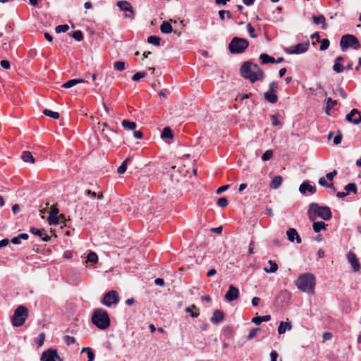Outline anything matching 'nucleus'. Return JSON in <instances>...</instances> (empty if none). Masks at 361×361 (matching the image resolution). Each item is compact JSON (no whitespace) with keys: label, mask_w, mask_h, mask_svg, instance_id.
I'll list each match as a JSON object with an SVG mask.
<instances>
[{"label":"nucleus","mask_w":361,"mask_h":361,"mask_svg":"<svg viewBox=\"0 0 361 361\" xmlns=\"http://www.w3.org/2000/svg\"><path fill=\"white\" fill-rule=\"evenodd\" d=\"M241 75L252 83L264 78V72L259 66L250 61H245L240 67Z\"/></svg>","instance_id":"f257e3e1"},{"label":"nucleus","mask_w":361,"mask_h":361,"mask_svg":"<svg viewBox=\"0 0 361 361\" xmlns=\"http://www.w3.org/2000/svg\"><path fill=\"white\" fill-rule=\"evenodd\" d=\"M307 214L311 221H314L317 217L324 221H329L332 217V212L329 207L320 206L315 202L310 204Z\"/></svg>","instance_id":"f03ea898"},{"label":"nucleus","mask_w":361,"mask_h":361,"mask_svg":"<svg viewBox=\"0 0 361 361\" xmlns=\"http://www.w3.org/2000/svg\"><path fill=\"white\" fill-rule=\"evenodd\" d=\"M91 321L94 326L101 330L108 329L111 322L108 312L102 308H97L94 310Z\"/></svg>","instance_id":"7ed1b4c3"},{"label":"nucleus","mask_w":361,"mask_h":361,"mask_svg":"<svg viewBox=\"0 0 361 361\" xmlns=\"http://www.w3.org/2000/svg\"><path fill=\"white\" fill-rule=\"evenodd\" d=\"M295 286L302 292L312 293L315 286V277L312 274H303L295 281Z\"/></svg>","instance_id":"20e7f679"},{"label":"nucleus","mask_w":361,"mask_h":361,"mask_svg":"<svg viewBox=\"0 0 361 361\" xmlns=\"http://www.w3.org/2000/svg\"><path fill=\"white\" fill-rule=\"evenodd\" d=\"M249 46V42L238 37H234L228 45V49L231 54H237L245 52Z\"/></svg>","instance_id":"39448f33"},{"label":"nucleus","mask_w":361,"mask_h":361,"mask_svg":"<svg viewBox=\"0 0 361 361\" xmlns=\"http://www.w3.org/2000/svg\"><path fill=\"white\" fill-rule=\"evenodd\" d=\"M340 47L343 51H346L349 48L357 50L361 48V44L355 35L347 34L341 37Z\"/></svg>","instance_id":"423d86ee"},{"label":"nucleus","mask_w":361,"mask_h":361,"mask_svg":"<svg viewBox=\"0 0 361 361\" xmlns=\"http://www.w3.org/2000/svg\"><path fill=\"white\" fill-rule=\"evenodd\" d=\"M28 317V310L24 305L18 306L12 317V324L14 326H22Z\"/></svg>","instance_id":"0eeeda50"},{"label":"nucleus","mask_w":361,"mask_h":361,"mask_svg":"<svg viewBox=\"0 0 361 361\" xmlns=\"http://www.w3.org/2000/svg\"><path fill=\"white\" fill-rule=\"evenodd\" d=\"M119 302V296L116 290H110L104 295L101 302L107 306L111 307L112 305H116Z\"/></svg>","instance_id":"6e6552de"},{"label":"nucleus","mask_w":361,"mask_h":361,"mask_svg":"<svg viewBox=\"0 0 361 361\" xmlns=\"http://www.w3.org/2000/svg\"><path fill=\"white\" fill-rule=\"evenodd\" d=\"M310 47V42L307 41L303 43H299L295 46L285 49V52L288 54H300L305 53Z\"/></svg>","instance_id":"1a4fd4ad"},{"label":"nucleus","mask_w":361,"mask_h":361,"mask_svg":"<svg viewBox=\"0 0 361 361\" xmlns=\"http://www.w3.org/2000/svg\"><path fill=\"white\" fill-rule=\"evenodd\" d=\"M40 361H63V360L59 356L56 350L49 348L42 353Z\"/></svg>","instance_id":"9d476101"},{"label":"nucleus","mask_w":361,"mask_h":361,"mask_svg":"<svg viewBox=\"0 0 361 361\" xmlns=\"http://www.w3.org/2000/svg\"><path fill=\"white\" fill-rule=\"evenodd\" d=\"M345 119L348 122L357 125L361 123V113L357 109H353L346 115Z\"/></svg>","instance_id":"9b49d317"},{"label":"nucleus","mask_w":361,"mask_h":361,"mask_svg":"<svg viewBox=\"0 0 361 361\" xmlns=\"http://www.w3.org/2000/svg\"><path fill=\"white\" fill-rule=\"evenodd\" d=\"M117 6L123 11H128L130 14H126V17L133 18L135 13L130 3L126 1H119L116 3Z\"/></svg>","instance_id":"f8f14e48"},{"label":"nucleus","mask_w":361,"mask_h":361,"mask_svg":"<svg viewBox=\"0 0 361 361\" xmlns=\"http://www.w3.org/2000/svg\"><path fill=\"white\" fill-rule=\"evenodd\" d=\"M240 296V292L238 288L235 287L233 285H230L228 287V290L225 295V299L228 302H232L238 299Z\"/></svg>","instance_id":"ddd939ff"},{"label":"nucleus","mask_w":361,"mask_h":361,"mask_svg":"<svg viewBox=\"0 0 361 361\" xmlns=\"http://www.w3.org/2000/svg\"><path fill=\"white\" fill-rule=\"evenodd\" d=\"M348 259L353 269V271H359L361 268V266L360 262H358L356 255L353 252H349L348 254Z\"/></svg>","instance_id":"4468645a"},{"label":"nucleus","mask_w":361,"mask_h":361,"mask_svg":"<svg viewBox=\"0 0 361 361\" xmlns=\"http://www.w3.org/2000/svg\"><path fill=\"white\" fill-rule=\"evenodd\" d=\"M299 191L302 194H305L307 191H309L311 194H314L317 191L315 186L310 185L308 180L304 181L299 187Z\"/></svg>","instance_id":"2eb2a0df"},{"label":"nucleus","mask_w":361,"mask_h":361,"mask_svg":"<svg viewBox=\"0 0 361 361\" xmlns=\"http://www.w3.org/2000/svg\"><path fill=\"white\" fill-rule=\"evenodd\" d=\"M30 232L33 235H37L41 238L44 241H48L49 240V236L47 233V231L44 229H38L34 227H31L30 228Z\"/></svg>","instance_id":"dca6fc26"},{"label":"nucleus","mask_w":361,"mask_h":361,"mask_svg":"<svg viewBox=\"0 0 361 361\" xmlns=\"http://www.w3.org/2000/svg\"><path fill=\"white\" fill-rule=\"evenodd\" d=\"M286 235L288 236V239L290 242H293L295 240L297 243H300L302 242L301 238L298 235L297 231L295 228H289L286 231Z\"/></svg>","instance_id":"f3484780"},{"label":"nucleus","mask_w":361,"mask_h":361,"mask_svg":"<svg viewBox=\"0 0 361 361\" xmlns=\"http://www.w3.org/2000/svg\"><path fill=\"white\" fill-rule=\"evenodd\" d=\"M224 319V313L219 310L214 312L212 317H211V322L214 324H218L222 322Z\"/></svg>","instance_id":"a211bd4d"},{"label":"nucleus","mask_w":361,"mask_h":361,"mask_svg":"<svg viewBox=\"0 0 361 361\" xmlns=\"http://www.w3.org/2000/svg\"><path fill=\"white\" fill-rule=\"evenodd\" d=\"M291 329L292 325L290 322H281L278 327V332L279 334H283L286 331H290Z\"/></svg>","instance_id":"6ab92c4d"},{"label":"nucleus","mask_w":361,"mask_h":361,"mask_svg":"<svg viewBox=\"0 0 361 361\" xmlns=\"http://www.w3.org/2000/svg\"><path fill=\"white\" fill-rule=\"evenodd\" d=\"M185 311L189 313L192 318H197L200 315V310L195 305H191L187 307Z\"/></svg>","instance_id":"aec40b11"},{"label":"nucleus","mask_w":361,"mask_h":361,"mask_svg":"<svg viewBox=\"0 0 361 361\" xmlns=\"http://www.w3.org/2000/svg\"><path fill=\"white\" fill-rule=\"evenodd\" d=\"M312 18L315 25L321 24L322 28L323 30H325L326 28V24L325 23V18L323 15H320V16L313 15Z\"/></svg>","instance_id":"412c9836"},{"label":"nucleus","mask_w":361,"mask_h":361,"mask_svg":"<svg viewBox=\"0 0 361 361\" xmlns=\"http://www.w3.org/2000/svg\"><path fill=\"white\" fill-rule=\"evenodd\" d=\"M283 178L281 176H274L271 183H270V188L272 189H277L279 188L281 183H282Z\"/></svg>","instance_id":"4be33fe9"},{"label":"nucleus","mask_w":361,"mask_h":361,"mask_svg":"<svg viewBox=\"0 0 361 361\" xmlns=\"http://www.w3.org/2000/svg\"><path fill=\"white\" fill-rule=\"evenodd\" d=\"M264 99L266 101H267L271 104H275L278 101L277 95L274 92H272L268 91V92H265L264 94Z\"/></svg>","instance_id":"5701e85b"},{"label":"nucleus","mask_w":361,"mask_h":361,"mask_svg":"<svg viewBox=\"0 0 361 361\" xmlns=\"http://www.w3.org/2000/svg\"><path fill=\"white\" fill-rule=\"evenodd\" d=\"M312 228L315 233H319L322 230H326L327 227V224L324 223L323 221H312Z\"/></svg>","instance_id":"b1692460"},{"label":"nucleus","mask_w":361,"mask_h":361,"mask_svg":"<svg viewBox=\"0 0 361 361\" xmlns=\"http://www.w3.org/2000/svg\"><path fill=\"white\" fill-rule=\"evenodd\" d=\"M21 159L23 161L30 164L35 163V159L30 152L24 151L22 153Z\"/></svg>","instance_id":"393cba45"},{"label":"nucleus","mask_w":361,"mask_h":361,"mask_svg":"<svg viewBox=\"0 0 361 361\" xmlns=\"http://www.w3.org/2000/svg\"><path fill=\"white\" fill-rule=\"evenodd\" d=\"M85 81L81 79H71L63 84L62 87L64 88H71L77 84L84 82Z\"/></svg>","instance_id":"a878e982"},{"label":"nucleus","mask_w":361,"mask_h":361,"mask_svg":"<svg viewBox=\"0 0 361 361\" xmlns=\"http://www.w3.org/2000/svg\"><path fill=\"white\" fill-rule=\"evenodd\" d=\"M160 30L161 32L169 34L173 31V27L170 23L164 21L161 25Z\"/></svg>","instance_id":"bb28decb"},{"label":"nucleus","mask_w":361,"mask_h":361,"mask_svg":"<svg viewBox=\"0 0 361 361\" xmlns=\"http://www.w3.org/2000/svg\"><path fill=\"white\" fill-rule=\"evenodd\" d=\"M29 235L27 233H20L18 235L11 238V242L13 244L18 245L20 243V240H27Z\"/></svg>","instance_id":"cd10ccee"},{"label":"nucleus","mask_w":361,"mask_h":361,"mask_svg":"<svg viewBox=\"0 0 361 361\" xmlns=\"http://www.w3.org/2000/svg\"><path fill=\"white\" fill-rule=\"evenodd\" d=\"M259 59L263 64H267L268 63H275V59L267 54H261Z\"/></svg>","instance_id":"c85d7f7f"},{"label":"nucleus","mask_w":361,"mask_h":361,"mask_svg":"<svg viewBox=\"0 0 361 361\" xmlns=\"http://www.w3.org/2000/svg\"><path fill=\"white\" fill-rule=\"evenodd\" d=\"M268 263L270 265V267L269 269L267 267H264V271L267 273H275L278 270V268H279L277 264L271 259L269 260Z\"/></svg>","instance_id":"c756f323"},{"label":"nucleus","mask_w":361,"mask_h":361,"mask_svg":"<svg viewBox=\"0 0 361 361\" xmlns=\"http://www.w3.org/2000/svg\"><path fill=\"white\" fill-rule=\"evenodd\" d=\"M64 219V216L63 214H61L59 216L58 215L56 216H52L49 215L48 218V222L49 225H58L60 221V219Z\"/></svg>","instance_id":"7c9ffc66"},{"label":"nucleus","mask_w":361,"mask_h":361,"mask_svg":"<svg viewBox=\"0 0 361 361\" xmlns=\"http://www.w3.org/2000/svg\"><path fill=\"white\" fill-rule=\"evenodd\" d=\"M131 161L130 158L126 159L121 165L117 169V173L119 174H123L126 171L128 164Z\"/></svg>","instance_id":"2f4dec72"},{"label":"nucleus","mask_w":361,"mask_h":361,"mask_svg":"<svg viewBox=\"0 0 361 361\" xmlns=\"http://www.w3.org/2000/svg\"><path fill=\"white\" fill-rule=\"evenodd\" d=\"M121 124L124 128L131 130H135L137 126V125L135 122L130 121L128 120L122 121Z\"/></svg>","instance_id":"473e14b6"},{"label":"nucleus","mask_w":361,"mask_h":361,"mask_svg":"<svg viewBox=\"0 0 361 361\" xmlns=\"http://www.w3.org/2000/svg\"><path fill=\"white\" fill-rule=\"evenodd\" d=\"M337 104V102L336 100H333L331 97L327 99V104L326 107V114L329 115V110L333 109Z\"/></svg>","instance_id":"72a5a7b5"},{"label":"nucleus","mask_w":361,"mask_h":361,"mask_svg":"<svg viewBox=\"0 0 361 361\" xmlns=\"http://www.w3.org/2000/svg\"><path fill=\"white\" fill-rule=\"evenodd\" d=\"M82 353L87 352L88 360L87 361H94V353L92 350L89 347H85L82 348Z\"/></svg>","instance_id":"f704fd0d"},{"label":"nucleus","mask_w":361,"mask_h":361,"mask_svg":"<svg viewBox=\"0 0 361 361\" xmlns=\"http://www.w3.org/2000/svg\"><path fill=\"white\" fill-rule=\"evenodd\" d=\"M344 189L345 190H346V192H348V195L350 192L354 194L357 193V186L356 184L354 183H348L345 186Z\"/></svg>","instance_id":"c9c22d12"},{"label":"nucleus","mask_w":361,"mask_h":361,"mask_svg":"<svg viewBox=\"0 0 361 361\" xmlns=\"http://www.w3.org/2000/svg\"><path fill=\"white\" fill-rule=\"evenodd\" d=\"M160 40H161L160 37L155 36V35L149 36L147 38V42L149 44H154L155 46L160 45Z\"/></svg>","instance_id":"e433bc0d"},{"label":"nucleus","mask_w":361,"mask_h":361,"mask_svg":"<svg viewBox=\"0 0 361 361\" xmlns=\"http://www.w3.org/2000/svg\"><path fill=\"white\" fill-rule=\"evenodd\" d=\"M114 68L118 71H123L126 68L125 62L122 61H116L114 63Z\"/></svg>","instance_id":"4c0bfd02"},{"label":"nucleus","mask_w":361,"mask_h":361,"mask_svg":"<svg viewBox=\"0 0 361 361\" xmlns=\"http://www.w3.org/2000/svg\"><path fill=\"white\" fill-rule=\"evenodd\" d=\"M43 114L47 116L51 117L54 119H58L59 118V114L58 112L52 111L49 109H44L43 111Z\"/></svg>","instance_id":"58836bf2"},{"label":"nucleus","mask_w":361,"mask_h":361,"mask_svg":"<svg viewBox=\"0 0 361 361\" xmlns=\"http://www.w3.org/2000/svg\"><path fill=\"white\" fill-rule=\"evenodd\" d=\"M161 137L162 138H172L173 137V133L169 127H166L163 129V131L161 133Z\"/></svg>","instance_id":"ea45409f"},{"label":"nucleus","mask_w":361,"mask_h":361,"mask_svg":"<svg viewBox=\"0 0 361 361\" xmlns=\"http://www.w3.org/2000/svg\"><path fill=\"white\" fill-rule=\"evenodd\" d=\"M87 259L91 263L95 264L98 261V257L95 252H90L87 254Z\"/></svg>","instance_id":"a19ab883"},{"label":"nucleus","mask_w":361,"mask_h":361,"mask_svg":"<svg viewBox=\"0 0 361 361\" xmlns=\"http://www.w3.org/2000/svg\"><path fill=\"white\" fill-rule=\"evenodd\" d=\"M332 69L336 73H341L344 71L345 67L341 63H335L333 65Z\"/></svg>","instance_id":"79ce46f5"},{"label":"nucleus","mask_w":361,"mask_h":361,"mask_svg":"<svg viewBox=\"0 0 361 361\" xmlns=\"http://www.w3.org/2000/svg\"><path fill=\"white\" fill-rule=\"evenodd\" d=\"M228 204V200L225 197H222L218 199L217 204L219 207L224 208Z\"/></svg>","instance_id":"37998d69"},{"label":"nucleus","mask_w":361,"mask_h":361,"mask_svg":"<svg viewBox=\"0 0 361 361\" xmlns=\"http://www.w3.org/2000/svg\"><path fill=\"white\" fill-rule=\"evenodd\" d=\"M69 30L68 25H60L56 27L55 31L56 33L66 32Z\"/></svg>","instance_id":"c03bdc74"},{"label":"nucleus","mask_w":361,"mask_h":361,"mask_svg":"<svg viewBox=\"0 0 361 361\" xmlns=\"http://www.w3.org/2000/svg\"><path fill=\"white\" fill-rule=\"evenodd\" d=\"M72 37L77 41L78 42H80L83 39L84 37H83V34L82 32L80 31V30H76L75 31L73 35H72Z\"/></svg>","instance_id":"a18cd8bd"},{"label":"nucleus","mask_w":361,"mask_h":361,"mask_svg":"<svg viewBox=\"0 0 361 361\" xmlns=\"http://www.w3.org/2000/svg\"><path fill=\"white\" fill-rule=\"evenodd\" d=\"M273 156V151L271 149L267 150L262 156V160L265 161H268Z\"/></svg>","instance_id":"49530a36"},{"label":"nucleus","mask_w":361,"mask_h":361,"mask_svg":"<svg viewBox=\"0 0 361 361\" xmlns=\"http://www.w3.org/2000/svg\"><path fill=\"white\" fill-rule=\"evenodd\" d=\"M226 14L227 15L228 18H231V13H230L229 11L221 10V11H219V18L221 20H225V17H226Z\"/></svg>","instance_id":"de8ad7c7"},{"label":"nucleus","mask_w":361,"mask_h":361,"mask_svg":"<svg viewBox=\"0 0 361 361\" xmlns=\"http://www.w3.org/2000/svg\"><path fill=\"white\" fill-rule=\"evenodd\" d=\"M329 40L328 39H323L322 41H321V44H320V47H319V49L321 51H324L326 49H327L329 47Z\"/></svg>","instance_id":"09e8293b"},{"label":"nucleus","mask_w":361,"mask_h":361,"mask_svg":"<svg viewBox=\"0 0 361 361\" xmlns=\"http://www.w3.org/2000/svg\"><path fill=\"white\" fill-rule=\"evenodd\" d=\"M63 341L66 343L67 345H71L75 343V338L73 336H68V335H66L63 337Z\"/></svg>","instance_id":"8fccbe9b"},{"label":"nucleus","mask_w":361,"mask_h":361,"mask_svg":"<svg viewBox=\"0 0 361 361\" xmlns=\"http://www.w3.org/2000/svg\"><path fill=\"white\" fill-rule=\"evenodd\" d=\"M146 75V73H144V72H137L136 73H135L133 77H132V80L133 81H138L140 80L141 78H144L145 76Z\"/></svg>","instance_id":"3c124183"},{"label":"nucleus","mask_w":361,"mask_h":361,"mask_svg":"<svg viewBox=\"0 0 361 361\" xmlns=\"http://www.w3.org/2000/svg\"><path fill=\"white\" fill-rule=\"evenodd\" d=\"M260 330L259 328H254L250 330V333L247 335V339L251 340L256 336L257 333Z\"/></svg>","instance_id":"603ef678"},{"label":"nucleus","mask_w":361,"mask_h":361,"mask_svg":"<svg viewBox=\"0 0 361 361\" xmlns=\"http://www.w3.org/2000/svg\"><path fill=\"white\" fill-rule=\"evenodd\" d=\"M247 32H248L250 36L252 38H256L257 37V35H255V28L252 26L251 23H248L247 25Z\"/></svg>","instance_id":"864d4df0"},{"label":"nucleus","mask_w":361,"mask_h":361,"mask_svg":"<svg viewBox=\"0 0 361 361\" xmlns=\"http://www.w3.org/2000/svg\"><path fill=\"white\" fill-rule=\"evenodd\" d=\"M271 119L272 125L274 126H277L281 125V123L279 121L278 116L276 114L271 115Z\"/></svg>","instance_id":"5fc2aeb1"},{"label":"nucleus","mask_w":361,"mask_h":361,"mask_svg":"<svg viewBox=\"0 0 361 361\" xmlns=\"http://www.w3.org/2000/svg\"><path fill=\"white\" fill-rule=\"evenodd\" d=\"M0 65L3 68L6 70L9 69L11 67L10 62L8 60H1L0 61Z\"/></svg>","instance_id":"6e6d98bb"},{"label":"nucleus","mask_w":361,"mask_h":361,"mask_svg":"<svg viewBox=\"0 0 361 361\" xmlns=\"http://www.w3.org/2000/svg\"><path fill=\"white\" fill-rule=\"evenodd\" d=\"M336 174H337V171L334 170L333 171L326 173V178L328 179L329 180H332L334 179V178L336 176Z\"/></svg>","instance_id":"4d7b16f0"},{"label":"nucleus","mask_w":361,"mask_h":361,"mask_svg":"<svg viewBox=\"0 0 361 361\" xmlns=\"http://www.w3.org/2000/svg\"><path fill=\"white\" fill-rule=\"evenodd\" d=\"M278 83L275 81L271 82L269 85V92H275L277 89Z\"/></svg>","instance_id":"13d9d810"},{"label":"nucleus","mask_w":361,"mask_h":361,"mask_svg":"<svg viewBox=\"0 0 361 361\" xmlns=\"http://www.w3.org/2000/svg\"><path fill=\"white\" fill-rule=\"evenodd\" d=\"M318 183L319 184L321 185V186H323V187H325V188H328L329 186V183H327L326 180V178L324 177H322L319 179L318 180Z\"/></svg>","instance_id":"bf43d9fd"},{"label":"nucleus","mask_w":361,"mask_h":361,"mask_svg":"<svg viewBox=\"0 0 361 361\" xmlns=\"http://www.w3.org/2000/svg\"><path fill=\"white\" fill-rule=\"evenodd\" d=\"M85 194L92 199L96 198L97 197V193L95 192L91 191L90 190H86L85 191Z\"/></svg>","instance_id":"052dcab7"},{"label":"nucleus","mask_w":361,"mask_h":361,"mask_svg":"<svg viewBox=\"0 0 361 361\" xmlns=\"http://www.w3.org/2000/svg\"><path fill=\"white\" fill-rule=\"evenodd\" d=\"M341 140H342V135L341 134H338L337 135H336L334 138V143L335 145H338L341 142Z\"/></svg>","instance_id":"680f3d73"},{"label":"nucleus","mask_w":361,"mask_h":361,"mask_svg":"<svg viewBox=\"0 0 361 361\" xmlns=\"http://www.w3.org/2000/svg\"><path fill=\"white\" fill-rule=\"evenodd\" d=\"M229 188L228 185H224L221 186L216 190V194H221V192L226 191Z\"/></svg>","instance_id":"e2e57ef3"},{"label":"nucleus","mask_w":361,"mask_h":361,"mask_svg":"<svg viewBox=\"0 0 361 361\" xmlns=\"http://www.w3.org/2000/svg\"><path fill=\"white\" fill-rule=\"evenodd\" d=\"M271 361H276L279 355L276 350H272L270 353Z\"/></svg>","instance_id":"0e129e2a"},{"label":"nucleus","mask_w":361,"mask_h":361,"mask_svg":"<svg viewBox=\"0 0 361 361\" xmlns=\"http://www.w3.org/2000/svg\"><path fill=\"white\" fill-rule=\"evenodd\" d=\"M322 337H323L324 340L328 341V340H331L332 338L333 335L331 332H324L322 335Z\"/></svg>","instance_id":"69168bd1"},{"label":"nucleus","mask_w":361,"mask_h":361,"mask_svg":"<svg viewBox=\"0 0 361 361\" xmlns=\"http://www.w3.org/2000/svg\"><path fill=\"white\" fill-rule=\"evenodd\" d=\"M338 90V93H339L340 96H341L343 99H345V98L347 97V94H346V93L345 92V91H344V90H343V87H339L338 88V90Z\"/></svg>","instance_id":"338daca9"},{"label":"nucleus","mask_w":361,"mask_h":361,"mask_svg":"<svg viewBox=\"0 0 361 361\" xmlns=\"http://www.w3.org/2000/svg\"><path fill=\"white\" fill-rule=\"evenodd\" d=\"M59 212V210L56 207H52L51 208L49 215L56 216V215H58Z\"/></svg>","instance_id":"774afa93"}]
</instances>
